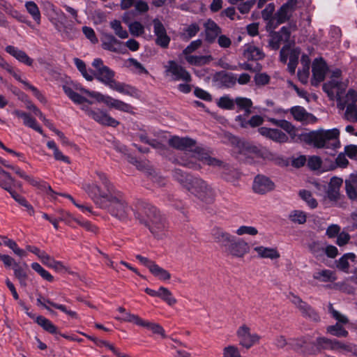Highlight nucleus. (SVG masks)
<instances>
[{
	"mask_svg": "<svg viewBox=\"0 0 357 357\" xmlns=\"http://www.w3.org/2000/svg\"><path fill=\"white\" fill-rule=\"evenodd\" d=\"M36 303H37V305L43 307L45 309H46L50 313H53V310L50 307L49 305L52 306L54 308L61 310V312H64L65 314H68V316L71 317L72 318H75V319L77 318V314L75 312L68 310L65 305L56 303L52 301L50 299L43 297L41 294L38 295Z\"/></svg>",
	"mask_w": 357,
	"mask_h": 357,
	"instance_id": "13",
	"label": "nucleus"
},
{
	"mask_svg": "<svg viewBox=\"0 0 357 357\" xmlns=\"http://www.w3.org/2000/svg\"><path fill=\"white\" fill-rule=\"evenodd\" d=\"M343 183V180L340 178L333 176L331 178L328 184V188L326 192L327 197L331 202H337L340 198V190Z\"/></svg>",
	"mask_w": 357,
	"mask_h": 357,
	"instance_id": "20",
	"label": "nucleus"
},
{
	"mask_svg": "<svg viewBox=\"0 0 357 357\" xmlns=\"http://www.w3.org/2000/svg\"><path fill=\"white\" fill-rule=\"evenodd\" d=\"M234 103L232 99H231L229 96H222L221 97L218 102V105L219 107L225 109H234Z\"/></svg>",
	"mask_w": 357,
	"mask_h": 357,
	"instance_id": "62",
	"label": "nucleus"
},
{
	"mask_svg": "<svg viewBox=\"0 0 357 357\" xmlns=\"http://www.w3.org/2000/svg\"><path fill=\"white\" fill-rule=\"evenodd\" d=\"M345 188L348 197L351 199L357 198V183L356 181H345Z\"/></svg>",
	"mask_w": 357,
	"mask_h": 357,
	"instance_id": "58",
	"label": "nucleus"
},
{
	"mask_svg": "<svg viewBox=\"0 0 357 357\" xmlns=\"http://www.w3.org/2000/svg\"><path fill=\"white\" fill-rule=\"evenodd\" d=\"M204 27L206 29V38L209 41H213L221 33V29L211 20H208L206 22Z\"/></svg>",
	"mask_w": 357,
	"mask_h": 357,
	"instance_id": "29",
	"label": "nucleus"
},
{
	"mask_svg": "<svg viewBox=\"0 0 357 357\" xmlns=\"http://www.w3.org/2000/svg\"><path fill=\"white\" fill-rule=\"evenodd\" d=\"M314 345L319 351L322 349H331L333 350V340H331L324 337L317 338Z\"/></svg>",
	"mask_w": 357,
	"mask_h": 357,
	"instance_id": "44",
	"label": "nucleus"
},
{
	"mask_svg": "<svg viewBox=\"0 0 357 357\" xmlns=\"http://www.w3.org/2000/svg\"><path fill=\"white\" fill-rule=\"evenodd\" d=\"M213 80L219 87L229 88L236 84L237 77L232 73L222 70L215 73Z\"/></svg>",
	"mask_w": 357,
	"mask_h": 357,
	"instance_id": "18",
	"label": "nucleus"
},
{
	"mask_svg": "<svg viewBox=\"0 0 357 357\" xmlns=\"http://www.w3.org/2000/svg\"><path fill=\"white\" fill-rule=\"evenodd\" d=\"M96 174L105 191L102 190L99 185L93 183H86L84 185L85 192L96 205L105 209L114 218L123 222L130 220L133 209L127 201L124 193L110 182L105 173L96 171Z\"/></svg>",
	"mask_w": 357,
	"mask_h": 357,
	"instance_id": "1",
	"label": "nucleus"
},
{
	"mask_svg": "<svg viewBox=\"0 0 357 357\" xmlns=\"http://www.w3.org/2000/svg\"><path fill=\"white\" fill-rule=\"evenodd\" d=\"M259 132L262 135L277 143H285L288 142V136L280 130L261 127L258 129Z\"/></svg>",
	"mask_w": 357,
	"mask_h": 357,
	"instance_id": "17",
	"label": "nucleus"
},
{
	"mask_svg": "<svg viewBox=\"0 0 357 357\" xmlns=\"http://www.w3.org/2000/svg\"><path fill=\"white\" fill-rule=\"evenodd\" d=\"M163 301L169 306H172L177 303V300L173 296L172 292L166 287H160L159 288V296Z\"/></svg>",
	"mask_w": 357,
	"mask_h": 357,
	"instance_id": "39",
	"label": "nucleus"
},
{
	"mask_svg": "<svg viewBox=\"0 0 357 357\" xmlns=\"http://www.w3.org/2000/svg\"><path fill=\"white\" fill-rule=\"evenodd\" d=\"M236 336L239 340V344L249 349L259 342L261 337L257 333H251L250 328L246 324H242L236 331Z\"/></svg>",
	"mask_w": 357,
	"mask_h": 357,
	"instance_id": "9",
	"label": "nucleus"
},
{
	"mask_svg": "<svg viewBox=\"0 0 357 357\" xmlns=\"http://www.w3.org/2000/svg\"><path fill=\"white\" fill-rule=\"evenodd\" d=\"M275 188L274 183L268 177L262 175H257L254 180L252 188L255 192L264 195Z\"/></svg>",
	"mask_w": 357,
	"mask_h": 357,
	"instance_id": "15",
	"label": "nucleus"
},
{
	"mask_svg": "<svg viewBox=\"0 0 357 357\" xmlns=\"http://www.w3.org/2000/svg\"><path fill=\"white\" fill-rule=\"evenodd\" d=\"M110 26L115 34L119 38L124 39L128 37V33L122 27L120 21L116 20H113L110 22Z\"/></svg>",
	"mask_w": 357,
	"mask_h": 357,
	"instance_id": "51",
	"label": "nucleus"
},
{
	"mask_svg": "<svg viewBox=\"0 0 357 357\" xmlns=\"http://www.w3.org/2000/svg\"><path fill=\"white\" fill-rule=\"evenodd\" d=\"M13 269L14 272V275L18 280L20 284L24 287H26V280L28 279V275L26 271L19 264H15V266L13 267Z\"/></svg>",
	"mask_w": 357,
	"mask_h": 357,
	"instance_id": "36",
	"label": "nucleus"
},
{
	"mask_svg": "<svg viewBox=\"0 0 357 357\" xmlns=\"http://www.w3.org/2000/svg\"><path fill=\"white\" fill-rule=\"evenodd\" d=\"M307 343L305 337H300L297 338L290 339L289 341V346L291 349L298 351L302 349Z\"/></svg>",
	"mask_w": 357,
	"mask_h": 357,
	"instance_id": "59",
	"label": "nucleus"
},
{
	"mask_svg": "<svg viewBox=\"0 0 357 357\" xmlns=\"http://www.w3.org/2000/svg\"><path fill=\"white\" fill-rule=\"evenodd\" d=\"M41 262L49 268H53L55 271H59L64 269L63 264L59 261H56L54 258L50 257L47 253L43 256Z\"/></svg>",
	"mask_w": 357,
	"mask_h": 357,
	"instance_id": "40",
	"label": "nucleus"
},
{
	"mask_svg": "<svg viewBox=\"0 0 357 357\" xmlns=\"http://www.w3.org/2000/svg\"><path fill=\"white\" fill-rule=\"evenodd\" d=\"M300 197L306 202V204L311 208H315L318 204L317 200L312 197V193L306 190H302L298 193Z\"/></svg>",
	"mask_w": 357,
	"mask_h": 357,
	"instance_id": "45",
	"label": "nucleus"
},
{
	"mask_svg": "<svg viewBox=\"0 0 357 357\" xmlns=\"http://www.w3.org/2000/svg\"><path fill=\"white\" fill-rule=\"evenodd\" d=\"M254 250L257 253L258 257L263 259H277L280 255L276 248L257 246Z\"/></svg>",
	"mask_w": 357,
	"mask_h": 357,
	"instance_id": "27",
	"label": "nucleus"
},
{
	"mask_svg": "<svg viewBox=\"0 0 357 357\" xmlns=\"http://www.w3.org/2000/svg\"><path fill=\"white\" fill-rule=\"evenodd\" d=\"M63 89L65 93L68 96V97L70 100H72L75 104L82 105L84 102L92 104L91 101L88 100L84 97L74 91L70 87L68 86H63Z\"/></svg>",
	"mask_w": 357,
	"mask_h": 357,
	"instance_id": "34",
	"label": "nucleus"
},
{
	"mask_svg": "<svg viewBox=\"0 0 357 357\" xmlns=\"http://www.w3.org/2000/svg\"><path fill=\"white\" fill-rule=\"evenodd\" d=\"M139 326L146 328L147 329L151 331L153 333L158 334L163 337H166L164 328L158 324L142 319Z\"/></svg>",
	"mask_w": 357,
	"mask_h": 357,
	"instance_id": "38",
	"label": "nucleus"
},
{
	"mask_svg": "<svg viewBox=\"0 0 357 357\" xmlns=\"http://www.w3.org/2000/svg\"><path fill=\"white\" fill-rule=\"evenodd\" d=\"M326 331L328 333L337 337H347L349 334L348 331L338 323L335 325L328 326Z\"/></svg>",
	"mask_w": 357,
	"mask_h": 357,
	"instance_id": "48",
	"label": "nucleus"
},
{
	"mask_svg": "<svg viewBox=\"0 0 357 357\" xmlns=\"http://www.w3.org/2000/svg\"><path fill=\"white\" fill-rule=\"evenodd\" d=\"M288 299L299 310L303 317L314 321H319L320 318L318 314L310 305L303 301L299 296L295 295L294 293H289Z\"/></svg>",
	"mask_w": 357,
	"mask_h": 357,
	"instance_id": "10",
	"label": "nucleus"
},
{
	"mask_svg": "<svg viewBox=\"0 0 357 357\" xmlns=\"http://www.w3.org/2000/svg\"><path fill=\"white\" fill-rule=\"evenodd\" d=\"M5 245L8 246L10 249H11L13 251V252L16 255L20 257H24L26 256V252L24 250L20 248L16 242L12 239L6 240V241L5 242Z\"/></svg>",
	"mask_w": 357,
	"mask_h": 357,
	"instance_id": "61",
	"label": "nucleus"
},
{
	"mask_svg": "<svg viewBox=\"0 0 357 357\" xmlns=\"http://www.w3.org/2000/svg\"><path fill=\"white\" fill-rule=\"evenodd\" d=\"M211 236L214 242L228 255L241 258L250 250L248 243L244 240L231 235L220 227L213 228Z\"/></svg>",
	"mask_w": 357,
	"mask_h": 357,
	"instance_id": "4",
	"label": "nucleus"
},
{
	"mask_svg": "<svg viewBox=\"0 0 357 357\" xmlns=\"http://www.w3.org/2000/svg\"><path fill=\"white\" fill-rule=\"evenodd\" d=\"M82 109L86 112L89 116L102 126L116 128L119 125L117 120L99 109H92L86 106H82Z\"/></svg>",
	"mask_w": 357,
	"mask_h": 357,
	"instance_id": "11",
	"label": "nucleus"
},
{
	"mask_svg": "<svg viewBox=\"0 0 357 357\" xmlns=\"http://www.w3.org/2000/svg\"><path fill=\"white\" fill-rule=\"evenodd\" d=\"M121 43L114 36L109 38L108 41L102 43V47L112 52H117L119 50Z\"/></svg>",
	"mask_w": 357,
	"mask_h": 357,
	"instance_id": "56",
	"label": "nucleus"
},
{
	"mask_svg": "<svg viewBox=\"0 0 357 357\" xmlns=\"http://www.w3.org/2000/svg\"><path fill=\"white\" fill-rule=\"evenodd\" d=\"M84 93L88 94L89 96L96 98L98 102L105 103L109 107L114 108L117 110L130 114L133 113L132 106L122 100L114 99L108 96L102 95L98 92H90L87 90H84Z\"/></svg>",
	"mask_w": 357,
	"mask_h": 357,
	"instance_id": "7",
	"label": "nucleus"
},
{
	"mask_svg": "<svg viewBox=\"0 0 357 357\" xmlns=\"http://www.w3.org/2000/svg\"><path fill=\"white\" fill-rule=\"evenodd\" d=\"M168 144L176 149L191 151L192 149L196 145V141L188 137H181L174 135L169 139Z\"/></svg>",
	"mask_w": 357,
	"mask_h": 357,
	"instance_id": "14",
	"label": "nucleus"
},
{
	"mask_svg": "<svg viewBox=\"0 0 357 357\" xmlns=\"http://www.w3.org/2000/svg\"><path fill=\"white\" fill-rule=\"evenodd\" d=\"M31 266L32 269L37 272L44 280L48 282H52L54 280V277L38 263L33 262L31 264Z\"/></svg>",
	"mask_w": 357,
	"mask_h": 357,
	"instance_id": "52",
	"label": "nucleus"
},
{
	"mask_svg": "<svg viewBox=\"0 0 357 357\" xmlns=\"http://www.w3.org/2000/svg\"><path fill=\"white\" fill-rule=\"evenodd\" d=\"M275 11V5L271 3L267 5V6L262 10L261 15L264 20L268 21V24L271 26H274L275 22V15L273 16Z\"/></svg>",
	"mask_w": 357,
	"mask_h": 357,
	"instance_id": "41",
	"label": "nucleus"
},
{
	"mask_svg": "<svg viewBox=\"0 0 357 357\" xmlns=\"http://www.w3.org/2000/svg\"><path fill=\"white\" fill-rule=\"evenodd\" d=\"M10 168L15 171V172L22 178L26 181L31 185L38 188L41 191L45 192L47 195H50L51 197H54L53 195L56 193L52 190L51 186L45 181L36 180L31 176L27 175L24 172L21 170L19 167L13 166L10 165Z\"/></svg>",
	"mask_w": 357,
	"mask_h": 357,
	"instance_id": "12",
	"label": "nucleus"
},
{
	"mask_svg": "<svg viewBox=\"0 0 357 357\" xmlns=\"http://www.w3.org/2000/svg\"><path fill=\"white\" fill-rule=\"evenodd\" d=\"M241 155H243L248 158H262L264 156L263 151L256 146H251L248 144H243L241 152Z\"/></svg>",
	"mask_w": 357,
	"mask_h": 357,
	"instance_id": "33",
	"label": "nucleus"
},
{
	"mask_svg": "<svg viewBox=\"0 0 357 357\" xmlns=\"http://www.w3.org/2000/svg\"><path fill=\"white\" fill-rule=\"evenodd\" d=\"M134 214L135 218L148 228L155 238L162 239L167 236L168 223L155 206L142 202Z\"/></svg>",
	"mask_w": 357,
	"mask_h": 357,
	"instance_id": "2",
	"label": "nucleus"
},
{
	"mask_svg": "<svg viewBox=\"0 0 357 357\" xmlns=\"http://www.w3.org/2000/svg\"><path fill=\"white\" fill-rule=\"evenodd\" d=\"M191 151L192 152V158L202 161L204 163H206L210 157L205 150L201 147L195 146V149H192Z\"/></svg>",
	"mask_w": 357,
	"mask_h": 357,
	"instance_id": "54",
	"label": "nucleus"
},
{
	"mask_svg": "<svg viewBox=\"0 0 357 357\" xmlns=\"http://www.w3.org/2000/svg\"><path fill=\"white\" fill-rule=\"evenodd\" d=\"M291 114L298 121L307 123L315 119V117L312 114L308 113L303 107L300 106L293 107L291 109Z\"/></svg>",
	"mask_w": 357,
	"mask_h": 357,
	"instance_id": "26",
	"label": "nucleus"
},
{
	"mask_svg": "<svg viewBox=\"0 0 357 357\" xmlns=\"http://www.w3.org/2000/svg\"><path fill=\"white\" fill-rule=\"evenodd\" d=\"M341 75V70L340 68H336L334 70L331 75V79L328 82L324 84L323 90L325 93H327L328 97L333 98L334 96L333 89L336 88L338 84L340 83V81L338 79Z\"/></svg>",
	"mask_w": 357,
	"mask_h": 357,
	"instance_id": "24",
	"label": "nucleus"
},
{
	"mask_svg": "<svg viewBox=\"0 0 357 357\" xmlns=\"http://www.w3.org/2000/svg\"><path fill=\"white\" fill-rule=\"evenodd\" d=\"M270 122H271L273 125L281 128L284 130H285L291 137L293 140H295L296 137L297 136V129L289 121L284 119H270Z\"/></svg>",
	"mask_w": 357,
	"mask_h": 357,
	"instance_id": "28",
	"label": "nucleus"
},
{
	"mask_svg": "<svg viewBox=\"0 0 357 357\" xmlns=\"http://www.w3.org/2000/svg\"><path fill=\"white\" fill-rule=\"evenodd\" d=\"M281 42H282L280 35L274 32L271 35V38L268 42V46L274 50L279 49Z\"/></svg>",
	"mask_w": 357,
	"mask_h": 357,
	"instance_id": "64",
	"label": "nucleus"
},
{
	"mask_svg": "<svg viewBox=\"0 0 357 357\" xmlns=\"http://www.w3.org/2000/svg\"><path fill=\"white\" fill-rule=\"evenodd\" d=\"M243 56L248 60L259 61L264 57V53L259 47L248 44L244 47Z\"/></svg>",
	"mask_w": 357,
	"mask_h": 357,
	"instance_id": "25",
	"label": "nucleus"
},
{
	"mask_svg": "<svg viewBox=\"0 0 357 357\" xmlns=\"http://www.w3.org/2000/svg\"><path fill=\"white\" fill-rule=\"evenodd\" d=\"M150 272L160 280L166 281L171 278V274L169 272L156 264H155Z\"/></svg>",
	"mask_w": 357,
	"mask_h": 357,
	"instance_id": "42",
	"label": "nucleus"
},
{
	"mask_svg": "<svg viewBox=\"0 0 357 357\" xmlns=\"http://www.w3.org/2000/svg\"><path fill=\"white\" fill-rule=\"evenodd\" d=\"M117 320L133 323L137 326H139L142 319L138 315L131 314L130 312H126L121 317H116Z\"/></svg>",
	"mask_w": 357,
	"mask_h": 357,
	"instance_id": "55",
	"label": "nucleus"
},
{
	"mask_svg": "<svg viewBox=\"0 0 357 357\" xmlns=\"http://www.w3.org/2000/svg\"><path fill=\"white\" fill-rule=\"evenodd\" d=\"M128 29L130 34L133 36H140L144 33V26L142 23L137 21L128 24Z\"/></svg>",
	"mask_w": 357,
	"mask_h": 357,
	"instance_id": "53",
	"label": "nucleus"
},
{
	"mask_svg": "<svg viewBox=\"0 0 357 357\" xmlns=\"http://www.w3.org/2000/svg\"><path fill=\"white\" fill-rule=\"evenodd\" d=\"M237 121H241L242 127H246L248 124H249L251 127H257L263 123L264 119L261 116L255 115L251 117V119L246 121H243V117L241 116H238L236 117Z\"/></svg>",
	"mask_w": 357,
	"mask_h": 357,
	"instance_id": "47",
	"label": "nucleus"
},
{
	"mask_svg": "<svg viewBox=\"0 0 357 357\" xmlns=\"http://www.w3.org/2000/svg\"><path fill=\"white\" fill-rule=\"evenodd\" d=\"M8 71L10 74L13 75V76L20 82H22L28 89H29L32 92L35 97L41 102L46 103L47 100L45 96L33 86L29 84L28 82L21 80L20 77L15 73L13 68H8Z\"/></svg>",
	"mask_w": 357,
	"mask_h": 357,
	"instance_id": "31",
	"label": "nucleus"
},
{
	"mask_svg": "<svg viewBox=\"0 0 357 357\" xmlns=\"http://www.w3.org/2000/svg\"><path fill=\"white\" fill-rule=\"evenodd\" d=\"M34 320L37 324L43 328L45 331L51 334L59 333L57 327L48 319L43 316L39 315L34 318Z\"/></svg>",
	"mask_w": 357,
	"mask_h": 357,
	"instance_id": "30",
	"label": "nucleus"
},
{
	"mask_svg": "<svg viewBox=\"0 0 357 357\" xmlns=\"http://www.w3.org/2000/svg\"><path fill=\"white\" fill-rule=\"evenodd\" d=\"M6 51L26 66L33 65V60L22 50L13 45H8Z\"/></svg>",
	"mask_w": 357,
	"mask_h": 357,
	"instance_id": "23",
	"label": "nucleus"
},
{
	"mask_svg": "<svg viewBox=\"0 0 357 357\" xmlns=\"http://www.w3.org/2000/svg\"><path fill=\"white\" fill-rule=\"evenodd\" d=\"M172 176L177 182H178L183 188L188 190L191 188L192 181L195 177L187 174L180 169H175L172 172Z\"/></svg>",
	"mask_w": 357,
	"mask_h": 357,
	"instance_id": "22",
	"label": "nucleus"
},
{
	"mask_svg": "<svg viewBox=\"0 0 357 357\" xmlns=\"http://www.w3.org/2000/svg\"><path fill=\"white\" fill-rule=\"evenodd\" d=\"M294 5V3L293 1H289L281 6L275 13V22L273 29H275L278 24L284 23L289 20L293 10Z\"/></svg>",
	"mask_w": 357,
	"mask_h": 357,
	"instance_id": "21",
	"label": "nucleus"
},
{
	"mask_svg": "<svg viewBox=\"0 0 357 357\" xmlns=\"http://www.w3.org/2000/svg\"><path fill=\"white\" fill-rule=\"evenodd\" d=\"M153 24V31L156 36V44L164 48L167 47L170 38L167 36L165 26L158 19H154Z\"/></svg>",
	"mask_w": 357,
	"mask_h": 357,
	"instance_id": "16",
	"label": "nucleus"
},
{
	"mask_svg": "<svg viewBox=\"0 0 357 357\" xmlns=\"http://www.w3.org/2000/svg\"><path fill=\"white\" fill-rule=\"evenodd\" d=\"M340 130L337 128L317 130L301 135L305 143L318 149H329L333 151L340 146Z\"/></svg>",
	"mask_w": 357,
	"mask_h": 357,
	"instance_id": "5",
	"label": "nucleus"
},
{
	"mask_svg": "<svg viewBox=\"0 0 357 357\" xmlns=\"http://www.w3.org/2000/svg\"><path fill=\"white\" fill-rule=\"evenodd\" d=\"M313 278L320 282H328L336 280L337 277L335 272L325 269L315 272L313 274Z\"/></svg>",
	"mask_w": 357,
	"mask_h": 357,
	"instance_id": "32",
	"label": "nucleus"
},
{
	"mask_svg": "<svg viewBox=\"0 0 357 357\" xmlns=\"http://www.w3.org/2000/svg\"><path fill=\"white\" fill-rule=\"evenodd\" d=\"M222 357H241V355L236 346L228 345L223 349Z\"/></svg>",
	"mask_w": 357,
	"mask_h": 357,
	"instance_id": "60",
	"label": "nucleus"
},
{
	"mask_svg": "<svg viewBox=\"0 0 357 357\" xmlns=\"http://www.w3.org/2000/svg\"><path fill=\"white\" fill-rule=\"evenodd\" d=\"M235 103L241 109H244L246 113L250 112V107L252 102L250 99L247 98L238 97L235 99Z\"/></svg>",
	"mask_w": 357,
	"mask_h": 357,
	"instance_id": "57",
	"label": "nucleus"
},
{
	"mask_svg": "<svg viewBox=\"0 0 357 357\" xmlns=\"http://www.w3.org/2000/svg\"><path fill=\"white\" fill-rule=\"evenodd\" d=\"M165 76L169 81H184L188 82L191 80L190 75L185 68H166Z\"/></svg>",
	"mask_w": 357,
	"mask_h": 357,
	"instance_id": "19",
	"label": "nucleus"
},
{
	"mask_svg": "<svg viewBox=\"0 0 357 357\" xmlns=\"http://www.w3.org/2000/svg\"><path fill=\"white\" fill-rule=\"evenodd\" d=\"M188 191L206 203L213 202L215 197L213 188L200 178H195Z\"/></svg>",
	"mask_w": 357,
	"mask_h": 357,
	"instance_id": "6",
	"label": "nucleus"
},
{
	"mask_svg": "<svg viewBox=\"0 0 357 357\" xmlns=\"http://www.w3.org/2000/svg\"><path fill=\"white\" fill-rule=\"evenodd\" d=\"M25 7L33 20L39 24L40 20V13L37 5L33 1H28L26 3Z\"/></svg>",
	"mask_w": 357,
	"mask_h": 357,
	"instance_id": "50",
	"label": "nucleus"
},
{
	"mask_svg": "<svg viewBox=\"0 0 357 357\" xmlns=\"http://www.w3.org/2000/svg\"><path fill=\"white\" fill-rule=\"evenodd\" d=\"M187 61L190 65L193 66H204L208 65L212 61L213 58L211 55L205 56H187L185 57Z\"/></svg>",
	"mask_w": 357,
	"mask_h": 357,
	"instance_id": "35",
	"label": "nucleus"
},
{
	"mask_svg": "<svg viewBox=\"0 0 357 357\" xmlns=\"http://www.w3.org/2000/svg\"><path fill=\"white\" fill-rule=\"evenodd\" d=\"M309 250L316 257H321L324 253V248L319 241H312L307 245Z\"/></svg>",
	"mask_w": 357,
	"mask_h": 357,
	"instance_id": "49",
	"label": "nucleus"
},
{
	"mask_svg": "<svg viewBox=\"0 0 357 357\" xmlns=\"http://www.w3.org/2000/svg\"><path fill=\"white\" fill-rule=\"evenodd\" d=\"M199 31V26L195 24H191L183 29V36L185 38H190L195 36Z\"/></svg>",
	"mask_w": 357,
	"mask_h": 357,
	"instance_id": "63",
	"label": "nucleus"
},
{
	"mask_svg": "<svg viewBox=\"0 0 357 357\" xmlns=\"http://www.w3.org/2000/svg\"><path fill=\"white\" fill-rule=\"evenodd\" d=\"M82 75L88 81L96 78L99 81L109 86V87L116 91L130 96L133 98H139L140 93L135 87L122 82H116L114 79V72L110 68H78Z\"/></svg>",
	"mask_w": 357,
	"mask_h": 357,
	"instance_id": "3",
	"label": "nucleus"
},
{
	"mask_svg": "<svg viewBox=\"0 0 357 357\" xmlns=\"http://www.w3.org/2000/svg\"><path fill=\"white\" fill-rule=\"evenodd\" d=\"M289 219L294 223L303 225L306 222L307 215L303 211L294 210L289 213Z\"/></svg>",
	"mask_w": 357,
	"mask_h": 357,
	"instance_id": "43",
	"label": "nucleus"
},
{
	"mask_svg": "<svg viewBox=\"0 0 357 357\" xmlns=\"http://www.w3.org/2000/svg\"><path fill=\"white\" fill-rule=\"evenodd\" d=\"M312 78L311 84L313 86H318L319 83L324 81L329 68H312Z\"/></svg>",
	"mask_w": 357,
	"mask_h": 357,
	"instance_id": "37",
	"label": "nucleus"
},
{
	"mask_svg": "<svg viewBox=\"0 0 357 357\" xmlns=\"http://www.w3.org/2000/svg\"><path fill=\"white\" fill-rule=\"evenodd\" d=\"M357 92L354 90H349L344 102L339 103V107L344 109L346 107L344 114L345 118L351 122L357 121Z\"/></svg>",
	"mask_w": 357,
	"mask_h": 357,
	"instance_id": "8",
	"label": "nucleus"
},
{
	"mask_svg": "<svg viewBox=\"0 0 357 357\" xmlns=\"http://www.w3.org/2000/svg\"><path fill=\"white\" fill-rule=\"evenodd\" d=\"M15 185V180L11 177L10 174L0 176V187L7 192H10L13 190V187Z\"/></svg>",
	"mask_w": 357,
	"mask_h": 357,
	"instance_id": "46",
	"label": "nucleus"
}]
</instances>
